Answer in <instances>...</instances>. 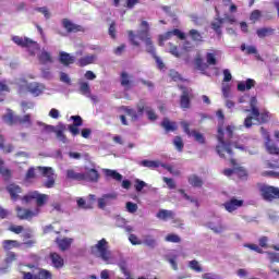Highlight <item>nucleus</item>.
<instances>
[{
    "label": "nucleus",
    "instance_id": "f257e3e1",
    "mask_svg": "<svg viewBox=\"0 0 279 279\" xmlns=\"http://www.w3.org/2000/svg\"><path fill=\"white\" fill-rule=\"evenodd\" d=\"M250 101L251 107V116L246 117L244 120L245 128H252V125H256L258 123H267L269 121V112H262L258 110L256 105L258 100L256 97H251L247 94H244L239 98V104H247Z\"/></svg>",
    "mask_w": 279,
    "mask_h": 279
},
{
    "label": "nucleus",
    "instance_id": "f03ea898",
    "mask_svg": "<svg viewBox=\"0 0 279 279\" xmlns=\"http://www.w3.org/2000/svg\"><path fill=\"white\" fill-rule=\"evenodd\" d=\"M24 199L25 202H32V199H35L37 204L35 209H25L21 207L16 208L19 219H25L26 221H29V219H34V217H38V215H40V207L47 204L49 201V195L40 194L38 192H31L24 197Z\"/></svg>",
    "mask_w": 279,
    "mask_h": 279
},
{
    "label": "nucleus",
    "instance_id": "7ed1b4c3",
    "mask_svg": "<svg viewBox=\"0 0 279 279\" xmlns=\"http://www.w3.org/2000/svg\"><path fill=\"white\" fill-rule=\"evenodd\" d=\"M128 34L131 45L134 47H141V43L145 41L146 51L151 53V56H156V48H154V44L149 38V23H147V21H143L141 23V31H138L137 34H134L132 31H129Z\"/></svg>",
    "mask_w": 279,
    "mask_h": 279
},
{
    "label": "nucleus",
    "instance_id": "20e7f679",
    "mask_svg": "<svg viewBox=\"0 0 279 279\" xmlns=\"http://www.w3.org/2000/svg\"><path fill=\"white\" fill-rule=\"evenodd\" d=\"M90 253L97 258H101L107 265H114L119 262V253L108 248V241L101 239L90 247Z\"/></svg>",
    "mask_w": 279,
    "mask_h": 279
},
{
    "label": "nucleus",
    "instance_id": "39448f33",
    "mask_svg": "<svg viewBox=\"0 0 279 279\" xmlns=\"http://www.w3.org/2000/svg\"><path fill=\"white\" fill-rule=\"evenodd\" d=\"M38 173L44 175V178H47V180L44 182L46 189H53V185L56 184L53 169L48 167L31 168L26 173V180H32V178H36Z\"/></svg>",
    "mask_w": 279,
    "mask_h": 279
},
{
    "label": "nucleus",
    "instance_id": "423d86ee",
    "mask_svg": "<svg viewBox=\"0 0 279 279\" xmlns=\"http://www.w3.org/2000/svg\"><path fill=\"white\" fill-rule=\"evenodd\" d=\"M19 93H29L33 97H40L47 90L43 83L32 82L27 83L25 80L17 81Z\"/></svg>",
    "mask_w": 279,
    "mask_h": 279
},
{
    "label": "nucleus",
    "instance_id": "0eeeda50",
    "mask_svg": "<svg viewBox=\"0 0 279 279\" xmlns=\"http://www.w3.org/2000/svg\"><path fill=\"white\" fill-rule=\"evenodd\" d=\"M218 144L216 146V151L220 158H232V143L226 142V133H223V129L221 126L218 128V135H217Z\"/></svg>",
    "mask_w": 279,
    "mask_h": 279
},
{
    "label": "nucleus",
    "instance_id": "6e6552de",
    "mask_svg": "<svg viewBox=\"0 0 279 279\" xmlns=\"http://www.w3.org/2000/svg\"><path fill=\"white\" fill-rule=\"evenodd\" d=\"M26 269L28 270L23 269V266L20 267L22 279H52L49 270L31 268L29 266H27Z\"/></svg>",
    "mask_w": 279,
    "mask_h": 279
},
{
    "label": "nucleus",
    "instance_id": "1a4fd4ad",
    "mask_svg": "<svg viewBox=\"0 0 279 279\" xmlns=\"http://www.w3.org/2000/svg\"><path fill=\"white\" fill-rule=\"evenodd\" d=\"M220 56H221V51L211 50L206 54L207 63H204V60H202V58L198 57L195 59V66L196 69H198V71H206V69H208V64L210 66H215L217 64V58H219Z\"/></svg>",
    "mask_w": 279,
    "mask_h": 279
},
{
    "label": "nucleus",
    "instance_id": "9d476101",
    "mask_svg": "<svg viewBox=\"0 0 279 279\" xmlns=\"http://www.w3.org/2000/svg\"><path fill=\"white\" fill-rule=\"evenodd\" d=\"M12 40L19 47H26V49H28V52L31 56H36V52L40 51V46L38 45V43H36L27 37L14 36L12 38Z\"/></svg>",
    "mask_w": 279,
    "mask_h": 279
},
{
    "label": "nucleus",
    "instance_id": "9b49d317",
    "mask_svg": "<svg viewBox=\"0 0 279 279\" xmlns=\"http://www.w3.org/2000/svg\"><path fill=\"white\" fill-rule=\"evenodd\" d=\"M259 193L265 202H274V199H279V187L263 184L259 186Z\"/></svg>",
    "mask_w": 279,
    "mask_h": 279
},
{
    "label": "nucleus",
    "instance_id": "f8f14e48",
    "mask_svg": "<svg viewBox=\"0 0 279 279\" xmlns=\"http://www.w3.org/2000/svg\"><path fill=\"white\" fill-rule=\"evenodd\" d=\"M3 121L12 125V123H21L22 125H32V119L29 114L24 117L14 116L12 111H9L7 116L3 117Z\"/></svg>",
    "mask_w": 279,
    "mask_h": 279
},
{
    "label": "nucleus",
    "instance_id": "ddd939ff",
    "mask_svg": "<svg viewBox=\"0 0 279 279\" xmlns=\"http://www.w3.org/2000/svg\"><path fill=\"white\" fill-rule=\"evenodd\" d=\"M206 228H209V230L214 231L215 234H221L222 232H226V225L221 222V218L214 217L210 219V221L205 223Z\"/></svg>",
    "mask_w": 279,
    "mask_h": 279
},
{
    "label": "nucleus",
    "instance_id": "4468645a",
    "mask_svg": "<svg viewBox=\"0 0 279 279\" xmlns=\"http://www.w3.org/2000/svg\"><path fill=\"white\" fill-rule=\"evenodd\" d=\"M46 132H53L57 135V138L61 141V143H66V136H64V132L66 131V125L59 123L57 126L46 125Z\"/></svg>",
    "mask_w": 279,
    "mask_h": 279
},
{
    "label": "nucleus",
    "instance_id": "2eb2a0df",
    "mask_svg": "<svg viewBox=\"0 0 279 279\" xmlns=\"http://www.w3.org/2000/svg\"><path fill=\"white\" fill-rule=\"evenodd\" d=\"M172 36H177V38H180V40H184L185 38L182 31L174 28L173 31H169L166 34L159 36V46L162 47L167 40H171Z\"/></svg>",
    "mask_w": 279,
    "mask_h": 279
},
{
    "label": "nucleus",
    "instance_id": "dca6fc26",
    "mask_svg": "<svg viewBox=\"0 0 279 279\" xmlns=\"http://www.w3.org/2000/svg\"><path fill=\"white\" fill-rule=\"evenodd\" d=\"M181 126L183 128L185 134H187L189 136H192V138H194L196 143H201V145H204V143H206V140L204 138V134L197 131H191L189 129V124L186 121L181 122Z\"/></svg>",
    "mask_w": 279,
    "mask_h": 279
},
{
    "label": "nucleus",
    "instance_id": "f3484780",
    "mask_svg": "<svg viewBox=\"0 0 279 279\" xmlns=\"http://www.w3.org/2000/svg\"><path fill=\"white\" fill-rule=\"evenodd\" d=\"M145 110V105H138L137 110H134L132 108L125 107L124 112L126 117H130L132 121H138L141 117H143V112Z\"/></svg>",
    "mask_w": 279,
    "mask_h": 279
},
{
    "label": "nucleus",
    "instance_id": "a211bd4d",
    "mask_svg": "<svg viewBox=\"0 0 279 279\" xmlns=\"http://www.w3.org/2000/svg\"><path fill=\"white\" fill-rule=\"evenodd\" d=\"M243 206L242 199L231 198L229 202L223 204V207L227 213H234V210H239Z\"/></svg>",
    "mask_w": 279,
    "mask_h": 279
},
{
    "label": "nucleus",
    "instance_id": "6ab92c4d",
    "mask_svg": "<svg viewBox=\"0 0 279 279\" xmlns=\"http://www.w3.org/2000/svg\"><path fill=\"white\" fill-rule=\"evenodd\" d=\"M234 21V17L216 19L215 22L211 23V27L214 31H216L218 36H221V25H223V23H230L232 25Z\"/></svg>",
    "mask_w": 279,
    "mask_h": 279
},
{
    "label": "nucleus",
    "instance_id": "aec40b11",
    "mask_svg": "<svg viewBox=\"0 0 279 279\" xmlns=\"http://www.w3.org/2000/svg\"><path fill=\"white\" fill-rule=\"evenodd\" d=\"M112 199H117V194H104L100 198L97 199L98 208L104 210L106 206H110Z\"/></svg>",
    "mask_w": 279,
    "mask_h": 279
},
{
    "label": "nucleus",
    "instance_id": "412c9836",
    "mask_svg": "<svg viewBox=\"0 0 279 279\" xmlns=\"http://www.w3.org/2000/svg\"><path fill=\"white\" fill-rule=\"evenodd\" d=\"M37 58L41 64H52L53 57L51 56V52H48L45 49H41L39 53L37 54Z\"/></svg>",
    "mask_w": 279,
    "mask_h": 279
},
{
    "label": "nucleus",
    "instance_id": "4be33fe9",
    "mask_svg": "<svg viewBox=\"0 0 279 279\" xmlns=\"http://www.w3.org/2000/svg\"><path fill=\"white\" fill-rule=\"evenodd\" d=\"M241 51H244L246 56H255L256 60H263V58L258 53V49H256V46H246L245 44H242Z\"/></svg>",
    "mask_w": 279,
    "mask_h": 279
},
{
    "label": "nucleus",
    "instance_id": "5701e85b",
    "mask_svg": "<svg viewBox=\"0 0 279 279\" xmlns=\"http://www.w3.org/2000/svg\"><path fill=\"white\" fill-rule=\"evenodd\" d=\"M73 244V239L71 238H57V245L61 252H64L71 247Z\"/></svg>",
    "mask_w": 279,
    "mask_h": 279
},
{
    "label": "nucleus",
    "instance_id": "b1692460",
    "mask_svg": "<svg viewBox=\"0 0 279 279\" xmlns=\"http://www.w3.org/2000/svg\"><path fill=\"white\" fill-rule=\"evenodd\" d=\"M256 86V81L248 78L246 81H242L238 83V90L243 93L244 90H252Z\"/></svg>",
    "mask_w": 279,
    "mask_h": 279
},
{
    "label": "nucleus",
    "instance_id": "393cba45",
    "mask_svg": "<svg viewBox=\"0 0 279 279\" xmlns=\"http://www.w3.org/2000/svg\"><path fill=\"white\" fill-rule=\"evenodd\" d=\"M84 179L86 182H97L99 180V172L95 169H89L85 173H83Z\"/></svg>",
    "mask_w": 279,
    "mask_h": 279
},
{
    "label": "nucleus",
    "instance_id": "a878e982",
    "mask_svg": "<svg viewBox=\"0 0 279 279\" xmlns=\"http://www.w3.org/2000/svg\"><path fill=\"white\" fill-rule=\"evenodd\" d=\"M156 217L157 219H161V221H169V219H173V217H175V214H173L172 210L160 209Z\"/></svg>",
    "mask_w": 279,
    "mask_h": 279
},
{
    "label": "nucleus",
    "instance_id": "bb28decb",
    "mask_svg": "<svg viewBox=\"0 0 279 279\" xmlns=\"http://www.w3.org/2000/svg\"><path fill=\"white\" fill-rule=\"evenodd\" d=\"M50 259L56 269L64 267V259L58 253L50 254Z\"/></svg>",
    "mask_w": 279,
    "mask_h": 279
},
{
    "label": "nucleus",
    "instance_id": "cd10ccee",
    "mask_svg": "<svg viewBox=\"0 0 279 279\" xmlns=\"http://www.w3.org/2000/svg\"><path fill=\"white\" fill-rule=\"evenodd\" d=\"M62 25L66 32H80L82 29V26L72 23L69 19L62 20Z\"/></svg>",
    "mask_w": 279,
    "mask_h": 279
},
{
    "label": "nucleus",
    "instance_id": "c85d7f7f",
    "mask_svg": "<svg viewBox=\"0 0 279 279\" xmlns=\"http://www.w3.org/2000/svg\"><path fill=\"white\" fill-rule=\"evenodd\" d=\"M59 56L61 64H64L65 66H69V64H73V62H75V57L68 52L62 51Z\"/></svg>",
    "mask_w": 279,
    "mask_h": 279
},
{
    "label": "nucleus",
    "instance_id": "c756f323",
    "mask_svg": "<svg viewBox=\"0 0 279 279\" xmlns=\"http://www.w3.org/2000/svg\"><path fill=\"white\" fill-rule=\"evenodd\" d=\"M96 61L97 54L85 56L78 60V66H88V64H93Z\"/></svg>",
    "mask_w": 279,
    "mask_h": 279
},
{
    "label": "nucleus",
    "instance_id": "7c9ffc66",
    "mask_svg": "<svg viewBox=\"0 0 279 279\" xmlns=\"http://www.w3.org/2000/svg\"><path fill=\"white\" fill-rule=\"evenodd\" d=\"M141 167H146L147 169H158V167H162L163 163H161L158 160H142L140 162Z\"/></svg>",
    "mask_w": 279,
    "mask_h": 279
},
{
    "label": "nucleus",
    "instance_id": "2f4dec72",
    "mask_svg": "<svg viewBox=\"0 0 279 279\" xmlns=\"http://www.w3.org/2000/svg\"><path fill=\"white\" fill-rule=\"evenodd\" d=\"M142 245H146L147 247H155L156 246V238L151 234H144L142 235Z\"/></svg>",
    "mask_w": 279,
    "mask_h": 279
},
{
    "label": "nucleus",
    "instance_id": "473e14b6",
    "mask_svg": "<svg viewBox=\"0 0 279 279\" xmlns=\"http://www.w3.org/2000/svg\"><path fill=\"white\" fill-rule=\"evenodd\" d=\"M104 173L107 178H112V180H116V182H121V180H123V175L117 172V170L105 169Z\"/></svg>",
    "mask_w": 279,
    "mask_h": 279
},
{
    "label": "nucleus",
    "instance_id": "72a5a7b5",
    "mask_svg": "<svg viewBox=\"0 0 279 279\" xmlns=\"http://www.w3.org/2000/svg\"><path fill=\"white\" fill-rule=\"evenodd\" d=\"M161 125L166 132H175V130H178V124L175 122H171L169 119H163Z\"/></svg>",
    "mask_w": 279,
    "mask_h": 279
},
{
    "label": "nucleus",
    "instance_id": "f704fd0d",
    "mask_svg": "<svg viewBox=\"0 0 279 279\" xmlns=\"http://www.w3.org/2000/svg\"><path fill=\"white\" fill-rule=\"evenodd\" d=\"M182 93L183 94L181 96V108H189L190 106L189 95H191V90L189 88H183Z\"/></svg>",
    "mask_w": 279,
    "mask_h": 279
},
{
    "label": "nucleus",
    "instance_id": "c9c22d12",
    "mask_svg": "<svg viewBox=\"0 0 279 279\" xmlns=\"http://www.w3.org/2000/svg\"><path fill=\"white\" fill-rule=\"evenodd\" d=\"M168 263L171 265L174 271H178V254L170 253L166 256Z\"/></svg>",
    "mask_w": 279,
    "mask_h": 279
},
{
    "label": "nucleus",
    "instance_id": "e433bc0d",
    "mask_svg": "<svg viewBox=\"0 0 279 279\" xmlns=\"http://www.w3.org/2000/svg\"><path fill=\"white\" fill-rule=\"evenodd\" d=\"M8 192L10 193L12 199H16L19 197V193H21V186L11 184L8 186Z\"/></svg>",
    "mask_w": 279,
    "mask_h": 279
},
{
    "label": "nucleus",
    "instance_id": "4c0bfd02",
    "mask_svg": "<svg viewBox=\"0 0 279 279\" xmlns=\"http://www.w3.org/2000/svg\"><path fill=\"white\" fill-rule=\"evenodd\" d=\"M189 267L192 271H196V274H202V271H204L202 264L195 259L189 262Z\"/></svg>",
    "mask_w": 279,
    "mask_h": 279
},
{
    "label": "nucleus",
    "instance_id": "58836bf2",
    "mask_svg": "<svg viewBox=\"0 0 279 279\" xmlns=\"http://www.w3.org/2000/svg\"><path fill=\"white\" fill-rule=\"evenodd\" d=\"M66 178H69V180H77L78 182H82V180H84V173H77L73 170H68Z\"/></svg>",
    "mask_w": 279,
    "mask_h": 279
},
{
    "label": "nucleus",
    "instance_id": "ea45409f",
    "mask_svg": "<svg viewBox=\"0 0 279 279\" xmlns=\"http://www.w3.org/2000/svg\"><path fill=\"white\" fill-rule=\"evenodd\" d=\"M167 52L171 53V56H174V58H180L182 56V52L178 51V46L171 43L167 45Z\"/></svg>",
    "mask_w": 279,
    "mask_h": 279
},
{
    "label": "nucleus",
    "instance_id": "a19ab883",
    "mask_svg": "<svg viewBox=\"0 0 279 279\" xmlns=\"http://www.w3.org/2000/svg\"><path fill=\"white\" fill-rule=\"evenodd\" d=\"M256 34L258 38H265L267 36H271V34H274V29L269 27L258 28Z\"/></svg>",
    "mask_w": 279,
    "mask_h": 279
},
{
    "label": "nucleus",
    "instance_id": "79ce46f5",
    "mask_svg": "<svg viewBox=\"0 0 279 279\" xmlns=\"http://www.w3.org/2000/svg\"><path fill=\"white\" fill-rule=\"evenodd\" d=\"M121 84L126 90L132 88V81H130V75L125 72L121 74Z\"/></svg>",
    "mask_w": 279,
    "mask_h": 279
},
{
    "label": "nucleus",
    "instance_id": "37998d69",
    "mask_svg": "<svg viewBox=\"0 0 279 279\" xmlns=\"http://www.w3.org/2000/svg\"><path fill=\"white\" fill-rule=\"evenodd\" d=\"M2 246L4 250H14V247H19V242L16 240H4Z\"/></svg>",
    "mask_w": 279,
    "mask_h": 279
},
{
    "label": "nucleus",
    "instance_id": "c03bdc74",
    "mask_svg": "<svg viewBox=\"0 0 279 279\" xmlns=\"http://www.w3.org/2000/svg\"><path fill=\"white\" fill-rule=\"evenodd\" d=\"M80 90L85 97H90V85L87 82H80Z\"/></svg>",
    "mask_w": 279,
    "mask_h": 279
},
{
    "label": "nucleus",
    "instance_id": "a18cd8bd",
    "mask_svg": "<svg viewBox=\"0 0 279 279\" xmlns=\"http://www.w3.org/2000/svg\"><path fill=\"white\" fill-rule=\"evenodd\" d=\"M221 90L225 99H230V97H232V87L230 84H222Z\"/></svg>",
    "mask_w": 279,
    "mask_h": 279
},
{
    "label": "nucleus",
    "instance_id": "49530a36",
    "mask_svg": "<svg viewBox=\"0 0 279 279\" xmlns=\"http://www.w3.org/2000/svg\"><path fill=\"white\" fill-rule=\"evenodd\" d=\"M189 183L192 185V186H202L203 184V181L199 177L195 175V174H192L190 175L189 178Z\"/></svg>",
    "mask_w": 279,
    "mask_h": 279
},
{
    "label": "nucleus",
    "instance_id": "de8ad7c7",
    "mask_svg": "<svg viewBox=\"0 0 279 279\" xmlns=\"http://www.w3.org/2000/svg\"><path fill=\"white\" fill-rule=\"evenodd\" d=\"M161 167L163 169H166L167 171H169V173H171V175H180V170L178 168H175L174 166L163 163V165H161Z\"/></svg>",
    "mask_w": 279,
    "mask_h": 279
},
{
    "label": "nucleus",
    "instance_id": "09e8293b",
    "mask_svg": "<svg viewBox=\"0 0 279 279\" xmlns=\"http://www.w3.org/2000/svg\"><path fill=\"white\" fill-rule=\"evenodd\" d=\"M173 145L178 151H182V149H184V142H182V137H174Z\"/></svg>",
    "mask_w": 279,
    "mask_h": 279
},
{
    "label": "nucleus",
    "instance_id": "8fccbe9b",
    "mask_svg": "<svg viewBox=\"0 0 279 279\" xmlns=\"http://www.w3.org/2000/svg\"><path fill=\"white\" fill-rule=\"evenodd\" d=\"M0 173L2 175V178H4V180H10V178H12V170L5 168V167H1L0 168Z\"/></svg>",
    "mask_w": 279,
    "mask_h": 279
},
{
    "label": "nucleus",
    "instance_id": "3c124183",
    "mask_svg": "<svg viewBox=\"0 0 279 279\" xmlns=\"http://www.w3.org/2000/svg\"><path fill=\"white\" fill-rule=\"evenodd\" d=\"M129 241L132 245H143V239L141 240L136 234H130Z\"/></svg>",
    "mask_w": 279,
    "mask_h": 279
},
{
    "label": "nucleus",
    "instance_id": "603ef678",
    "mask_svg": "<svg viewBox=\"0 0 279 279\" xmlns=\"http://www.w3.org/2000/svg\"><path fill=\"white\" fill-rule=\"evenodd\" d=\"M179 193L181 194V197L185 199L186 202H191V204H194L197 206V199L194 197L189 196L184 191L180 190Z\"/></svg>",
    "mask_w": 279,
    "mask_h": 279
},
{
    "label": "nucleus",
    "instance_id": "864d4df0",
    "mask_svg": "<svg viewBox=\"0 0 279 279\" xmlns=\"http://www.w3.org/2000/svg\"><path fill=\"white\" fill-rule=\"evenodd\" d=\"M166 241H167L168 243H180V235L173 234V233L168 234V235L166 236Z\"/></svg>",
    "mask_w": 279,
    "mask_h": 279
},
{
    "label": "nucleus",
    "instance_id": "5fc2aeb1",
    "mask_svg": "<svg viewBox=\"0 0 279 279\" xmlns=\"http://www.w3.org/2000/svg\"><path fill=\"white\" fill-rule=\"evenodd\" d=\"M234 175L239 178H245L247 175V171L243 169V167H234Z\"/></svg>",
    "mask_w": 279,
    "mask_h": 279
},
{
    "label": "nucleus",
    "instance_id": "6e6d98bb",
    "mask_svg": "<svg viewBox=\"0 0 279 279\" xmlns=\"http://www.w3.org/2000/svg\"><path fill=\"white\" fill-rule=\"evenodd\" d=\"M145 186H147L145 181H141V179L135 180V190L137 193H141V191H143V189H145Z\"/></svg>",
    "mask_w": 279,
    "mask_h": 279
},
{
    "label": "nucleus",
    "instance_id": "4d7b16f0",
    "mask_svg": "<svg viewBox=\"0 0 279 279\" xmlns=\"http://www.w3.org/2000/svg\"><path fill=\"white\" fill-rule=\"evenodd\" d=\"M190 36L192 40H196L197 43L202 41V34H199V32L196 29L190 31Z\"/></svg>",
    "mask_w": 279,
    "mask_h": 279
},
{
    "label": "nucleus",
    "instance_id": "13d9d810",
    "mask_svg": "<svg viewBox=\"0 0 279 279\" xmlns=\"http://www.w3.org/2000/svg\"><path fill=\"white\" fill-rule=\"evenodd\" d=\"M126 210H128V213L134 214V213H136V210H138V205H136V203L128 202Z\"/></svg>",
    "mask_w": 279,
    "mask_h": 279
},
{
    "label": "nucleus",
    "instance_id": "bf43d9fd",
    "mask_svg": "<svg viewBox=\"0 0 279 279\" xmlns=\"http://www.w3.org/2000/svg\"><path fill=\"white\" fill-rule=\"evenodd\" d=\"M112 276H114V271L105 269L100 272L101 279H112Z\"/></svg>",
    "mask_w": 279,
    "mask_h": 279
},
{
    "label": "nucleus",
    "instance_id": "052dcab7",
    "mask_svg": "<svg viewBox=\"0 0 279 279\" xmlns=\"http://www.w3.org/2000/svg\"><path fill=\"white\" fill-rule=\"evenodd\" d=\"M145 110L149 121H156V119H158L156 112H154V110H151L149 107H146Z\"/></svg>",
    "mask_w": 279,
    "mask_h": 279
},
{
    "label": "nucleus",
    "instance_id": "680f3d73",
    "mask_svg": "<svg viewBox=\"0 0 279 279\" xmlns=\"http://www.w3.org/2000/svg\"><path fill=\"white\" fill-rule=\"evenodd\" d=\"M0 149H3V151H5L7 154H10V151H12L14 147L10 144L7 146H3V137L0 135Z\"/></svg>",
    "mask_w": 279,
    "mask_h": 279
},
{
    "label": "nucleus",
    "instance_id": "e2e57ef3",
    "mask_svg": "<svg viewBox=\"0 0 279 279\" xmlns=\"http://www.w3.org/2000/svg\"><path fill=\"white\" fill-rule=\"evenodd\" d=\"M0 93H10L8 81H0Z\"/></svg>",
    "mask_w": 279,
    "mask_h": 279
},
{
    "label": "nucleus",
    "instance_id": "0e129e2a",
    "mask_svg": "<svg viewBox=\"0 0 279 279\" xmlns=\"http://www.w3.org/2000/svg\"><path fill=\"white\" fill-rule=\"evenodd\" d=\"M95 202H97V196H95L94 194H89L87 197V208H93Z\"/></svg>",
    "mask_w": 279,
    "mask_h": 279
},
{
    "label": "nucleus",
    "instance_id": "69168bd1",
    "mask_svg": "<svg viewBox=\"0 0 279 279\" xmlns=\"http://www.w3.org/2000/svg\"><path fill=\"white\" fill-rule=\"evenodd\" d=\"M268 258L271 263H279V254L278 253H271L268 252Z\"/></svg>",
    "mask_w": 279,
    "mask_h": 279
},
{
    "label": "nucleus",
    "instance_id": "338daca9",
    "mask_svg": "<svg viewBox=\"0 0 279 279\" xmlns=\"http://www.w3.org/2000/svg\"><path fill=\"white\" fill-rule=\"evenodd\" d=\"M163 182L167 184L168 189H175V181H173V179L163 177Z\"/></svg>",
    "mask_w": 279,
    "mask_h": 279
},
{
    "label": "nucleus",
    "instance_id": "774afa93",
    "mask_svg": "<svg viewBox=\"0 0 279 279\" xmlns=\"http://www.w3.org/2000/svg\"><path fill=\"white\" fill-rule=\"evenodd\" d=\"M203 279H219V276L213 274V272H206L202 276Z\"/></svg>",
    "mask_w": 279,
    "mask_h": 279
}]
</instances>
